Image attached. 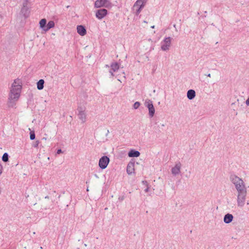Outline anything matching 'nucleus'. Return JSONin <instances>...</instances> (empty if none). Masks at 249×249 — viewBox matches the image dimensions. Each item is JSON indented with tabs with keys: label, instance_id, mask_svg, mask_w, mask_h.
<instances>
[{
	"label": "nucleus",
	"instance_id": "f257e3e1",
	"mask_svg": "<svg viewBox=\"0 0 249 249\" xmlns=\"http://www.w3.org/2000/svg\"><path fill=\"white\" fill-rule=\"evenodd\" d=\"M22 81L20 79L14 80L11 85L9 94L8 105L9 107H14L19 99L22 89Z\"/></svg>",
	"mask_w": 249,
	"mask_h": 249
},
{
	"label": "nucleus",
	"instance_id": "f03ea898",
	"mask_svg": "<svg viewBox=\"0 0 249 249\" xmlns=\"http://www.w3.org/2000/svg\"><path fill=\"white\" fill-rule=\"evenodd\" d=\"M230 180L234 185L238 193L247 191V188L243 180L235 175L230 176Z\"/></svg>",
	"mask_w": 249,
	"mask_h": 249
},
{
	"label": "nucleus",
	"instance_id": "7ed1b4c3",
	"mask_svg": "<svg viewBox=\"0 0 249 249\" xmlns=\"http://www.w3.org/2000/svg\"><path fill=\"white\" fill-rule=\"evenodd\" d=\"M147 0H137L134 3L133 10H135V14L139 15L142 9L144 7Z\"/></svg>",
	"mask_w": 249,
	"mask_h": 249
},
{
	"label": "nucleus",
	"instance_id": "20e7f679",
	"mask_svg": "<svg viewBox=\"0 0 249 249\" xmlns=\"http://www.w3.org/2000/svg\"><path fill=\"white\" fill-rule=\"evenodd\" d=\"M247 191L238 193L237 198V206L239 207H243L245 204L246 199Z\"/></svg>",
	"mask_w": 249,
	"mask_h": 249
},
{
	"label": "nucleus",
	"instance_id": "39448f33",
	"mask_svg": "<svg viewBox=\"0 0 249 249\" xmlns=\"http://www.w3.org/2000/svg\"><path fill=\"white\" fill-rule=\"evenodd\" d=\"M86 107H79L77 108L79 119L81 121L82 123H84L87 120V114L86 112Z\"/></svg>",
	"mask_w": 249,
	"mask_h": 249
},
{
	"label": "nucleus",
	"instance_id": "423d86ee",
	"mask_svg": "<svg viewBox=\"0 0 249 249\" xmlns=\"http://www.w3.org/2000/svg\"><path fill=\"white\" fill-rule=\"evenodd\" d=\"M171 38L166 37L161 42V49L162 51H166L169 49L171 44Z\"/></svg>",
	"mask_w": 249,
	"mask_h": 249
},
{
	"label": "nucleus",
	"instance_id": "0eeeda50",
	"mask_svg": "<svg viewBox=\"0 0 249 249\" xmlns=\"http://www.w3.org/2000/svg\"><path fill=\"white\" fill-rule=\"evenodd\" d=\"M109 162V158L106 156H104L99 160V166L101 169H104L107 167Z\"/></svg>",
	"mask_w": 249,
	"mask_h": 249
},
{
	"label": "nucleus",
	"instance_id": "6e6552de",
	"mask_svg": "<svg viewBox=\"0 0 249 249\" xmlns=\"http://www.w3.org/2000/svg\"><path fill=\"white\" fill-rule=\"evenodd\" d=\"M107 13V11L105 9L98 10L96 13V17L99 19H101L105 17Z\"/></svg>",
	"mask_w": 249,
	"mask_h": 249
},
{
	"label": "nucleus",
	"instance_id": "1a4fd4ad",
	"mask_svg": "<svg viewBox=\"0 0 249 249\" xmlns=\"http://www.w3.org/2000/svg\"><path fill=\"white\" fill-rule=\"evenodd\" d=\"M181 166V165L180 162L177 163L171 169L172 174L174 176L178 175L180 173Z\"/></svg>",
	"mask_w": 249,
	"mask_h": 249
},
{
	"label": "nucleus",
	"instance_id": "9d476101",
	"mask_svg": "<svg viewBox=\"0 0 249 249\" xmlns=\"http://www.w3.org/2000/svg\"><path fill=\"white\" fill-rule=\"evenodd\" d=\"M111 69L109 71V73H110L111 75L112 76H114V72L116 71L117 70H119L120 68V66L119 64L117 62H114L111 63L110 65Z\"/></svg>",
	"mask_w": 249,
	"mask_h": 249
},
{
	"label": "nucleus",
	"instance_id": "9b49d317",
	"mask_svg": "<svg viewBox=\"0 0 249 249\" xmlns=\"http://www.w3.org/2000/svg\"><path fill=\"white\" fill-rule=\"evenodd\" d=\"M134 162H129L127 166L126 172L128 175H131L134 172Z\"/></svg>",
	"mask_w": 249,
	"mask_h": 249
},
{
	"label": "nucleus",
	"instance_id": "f8f14e48",
	"mask_svg": "<svg viewBox=\"0 0 249 249\" xmlns=\"http://www.w3.org/2000/svg\"><path fill=\"white\" fill-rule=\"evenodd\" d=\"M108 2V0H97L94 3V6L96 8H99L105 6Z\"/></svg>",
	"mask_w": 249,
	"mask_h": 249
},
{
	"label": "nucleus",
	"instance_id": "ddd939ff",
	"mask_svg": "<svg viewBox=\"0 0 249 249\" xmlns=\"http://www.w3.org/2000/svg\"><path fill=\"white\" fill-rule=\"evenodd\" d=\"M77 33L81 36H85L87 33L86 28L82 25L77 26Z\"/></svg>",
	"mask_w": 249,
	"mask_h": 249
},
{
	"label": "nucleus",
	"instance_id": "4468645a",
	"mask_svg": "<svg viewBox=\"0 0 249 249\" xmlns=\"http://www.w3.org/2000/svg\"><path fill=\"white\" fill-rule=\"evenodd\" d=\"M233 217L231 214L227 213L224 217V222L226 224L231 223L233 220Z\"/></svg>",
	"mask_w": 249,
	"mask_h": 249
},
{
	"label": "nucleus",
	"instance_id": "2eb2a0df",
	"mask_svg": "<svg viewBox=\"0 0 249 249\" xmlns=\"http://www.w3.org/2000/svg\"><path fill=\"white\" fill-rule=\"evenodd\" d=\"M140 155V153L138 151L134 150H131L128 154L129 157H138Z\"/></svg>",
	"mask_w": 249,
	"mask_h": 249
},
{
	"label": "nucleus",
	"instance_id": "dca6fc26",
	"mask_svg": "<svg viewBox=\"0 0 249 249\" xmlns=\"http://www.w3.org/2000/svg\"><path fill=\"white\" fill-rule=\"evenodd\" d=\"M196 96V92L193 89H190L188 91L187 93V98L190 99L192 100L195 98Z\"/></svg>",
	"mask_w": 249,
	"mask_h": 249
},
{
	"label": "nucleus",
	"instance_id": "f3484780",
	"mask_svg": "<svg viewBox=\"0 0 249 249\" xmlns=\"http://www.w3.org/2000/svg\"><path fill=\"white\" fill-rule=\"evenodd\" d=\"M21 12L23 14L24 17H28L29 12L27 6H24V5H22V7L21 9Z\"/></svg>",
	"mask_w": 249,
	"mask_h": 249
},
{
	"label": "nucleus",
	"instance_id": "a211bd4d",
	"mask_svg": "<svg viewBox=\"0 0 249 249\" xmlns=\"http://www.w3.org/2000/svg\"><path fill=\"white\" fill-rule=\"evenodd\" d=\"M54 25L55 24L53 21H49L46 25V28H45V29H44V31L47 32L50 29L53 28L54 27Z\"/></svg>",
	"mask_w": 249,
	"mask_h": 249
},
{
	"label": "nucleus",
	"instance_id": "6ab92c4d",
	"mask_svg": "<svg viewBox=\"0 0 249 249\" xmlns=\"http://www.w3.org/2000/svg\"><path fill=\"white\" fill-rule=\"evenodd\" d=\"M46 22L47 20L45 18H43L39 21L40 27L42 29L43 31H44V29L46 28Z\"/></svg>",
	"mask_w": 249,
	"mask_h": 249
},
{
	"label": "nucleus",
	"instance_id": "aec40b11",
	"mask_svg": "<svg viewBox=\"0 0 249 249\" xmlns=\"http://www.w3.org/2000/svg\"><path fill=\"white\" fill-rule=\"evenodd\" d=\"M44 81L43 79L39 80L37 83V88L39 90H41L44 88Z\"/></svg>",
	"mask_w": 249,
	"mask_h": 249
},
{
	"label": "nucleus",
	"instance_id": "412c9836",
	"mask_svg": "<svg viewBox=\"0 0 249 249\" xmlns=\"http://www.w3.org/2000/svg\"><path fill=\"white\" fill-rule=\"evenodd\" d=\"M148 110H149V115L150 116V117H152L154 114H155V108L154 107V106H151V107H149L148 108Z\"/></svg>",
	"mask_w": 249,
	"mask_h": 249
},
{
	"label": "nucleus",
	"instance_id": "4be33fe9",
	"mask_svg": "<svg viewBox=\"0 0 249 249\" xmlns=\"http://www.w3.org/2000/svg\"><path fill=\"white\" fill-rule=\"evenodd\" d=\"M145 106L149 108V107H151V106H153L152 101L150 100L147 99L145 101Z\"/></svg>",
	"mask_w": 249,
	"mask_h": 249
},
{
	"label": "nucleus",
	"instance_id": "5701e85b",
	"mask_svg": "<svg viewBox=\"0 0 249 249\" xmlns=\"http://www.w3.org/2000/svg\"><path fill=\"white\" fill-rule=\"evenodd\" d=\"M2 160L4 162H7L8 161V155L7 153H5L3 155Z\"/></svg>",
	"mask_w": 249,
	"mask_h": 249
},
{
	"label": "nucleus",
	"instance_id": "b1692460",
	"mask_svg": "<svg viewBox=\"0 0 249 249\" xmlns=\"http://www.w3.org/2000/svg\"><path fill=\"white\" fill-rule=\"evenodd\" d=\"M142 183L146 186V188L144 190L145 193H147L149 191V187L148 183L146 181H142Z\"/></svg>",
	"mask_w": 249,
	"mask_h": 249
},
{
	"label": "nucleus",
	"instance_id": "393cba45",
	"mask_svg": "<svg viewBox=\"0 0 249 249\" xmlns=\"http://www.w3.org/2000/svg\"><path fill=\"white\" fill-rule=\"evenodd\" d=\"M35 137H36V135H35V132L34 131H31L30 132V139L31 140H33L35 139Z\"/></svg>",
	"mask_w": 249,
	"mask_h": 249
},
{
	"label": "nucleus",
	"instance_id": "a878e982",
	"mask_svg": "<svg viewBox=\"0 0 249 249\" xmlns=\"http://www.w3.org/2000/svg\"><path fill=\"white\" fill-rule=\"evenodd\" d=\"M140 106V103L139 102H136L133 105V107L134 109H137Z\"/></svg>",
	"mask_w": 249,
	"mask_h": 249
},
{
	"label": "nucleus",
	"instance_id": "bb28decb",
	"mask_svg": "<svg viewBox=\"0 0 249 249\" xmlns=\"http://www.w3.org/2000/svg\"><path fill=\"white\" fill-rule=\"evenodd\" d=\"M29 1V0H23L22 5H24V6H27Z\"/></svg>",
	"mask_w": 249,
	"mask_h": 249
},
{
	"label": "nucleus",
	"instance_id": "cd10ccee",
	"mask_svg": "<svg viewBox=\"0 0 249 249\" xmlns=\"http://www.w3.org/2000/svg\"><path fill=\"white\" fill-rule=\"evenodd\" d=\"M40 142L39 141H36L35 142V144H34V146L35 147H37L39 144Z\"/></svg>",
	"mask_w": 249,
	"mask_h": 249
},
{
	"label": "nucleus",
	"instance_id": "c85d7f7f",
	"mask_svg": "<svg viewBox=\"0 0 249 249\" xmlns=\"http://www.w3.org/2000/svg\"><path fill=\"white\" fill-rule=\"evenodd\" d=\"M2 169H3V167H2V166L1 165V164H0V175L2 173Z\"/></svg>",
	"mask_w": 249,
	"mask_h": 249
},
{
	"label": "nucleus",
	"instance_id": "c756f323",
	"mask_svg": "<svg viewBox=\"0 0 249 249\" xmlns=\"http://www.w3.org/2000/svg\"><path fill=\"white\" fill-rule=\"evenodd\" d=\"M61 153H62V151L61 149H58L57 151V152H56V153L57 154H60Z\"/></svg>",
	"mask_w": 249,
	"mask_h": 249
},
{
	"label": "nucleus",
	"instance_id": "7c9ffc66",
	"mask_svg": "<svg viewBox=\"0 0 249 249\" xmlns=\"http://www.w3.org/2000/svg\"><path fill=\"white\" fill-rule=\"evenodd\" d=\"M246 104L247 105V106H249V97L247 99V100L246 101Z\"/></svg>",
	"mask_w": 249,
	"mask_h": 249
},
{
	"label": "nucleus",
	"instance_id": "2f4dec72",
	"mask_svg": "<svg viewBox=\"0 0 249 249\" xmlns=\"http://www.w3.org/2000/svg\"><path fill=\"white\" fill-rule=\"evenodd\" d=\"M211 74L210 73H209L208 75H207V76L208 77H211Z\"/></svg>",
	"mask_w": 249,
	"mask_h": 249
},
{
	"label": "nucleus",
	"instance_id": "473e14b6",
	"mask_svg": "<svg viewBox=\"0 0 249 249\" xmlns=\"http://www.w3.org/2000/svg\"><path fill=\"white\" fill-rule=\"evenodd\" d=\"M45 198H49V196H45Z\"/></svg>",
	"mask_w": 249,
	"mask_h": 249
},
{
	"label": "nucleus",
	"instance_id": "72a5a7b5",
	"mask_svg": "<svg viewBox=\"0 0 249 249\" xmlns=\"http://www.w3.org/2000/svg\"><path fill=\"white\" fill-rule=\"evenodd\" d=\"M154 27H155L154 26H152L151 27V28H154Z\"/></svg>",
	"mask_w": 249,
	"mask_h": 249
}]
</instances>
